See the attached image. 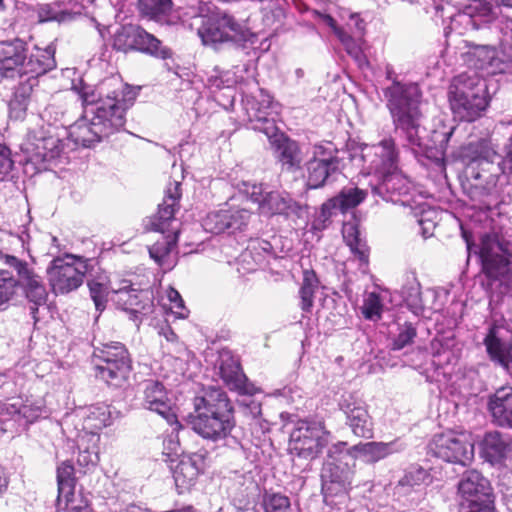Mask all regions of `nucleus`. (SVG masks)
<instances>
[{
  "label": "nucleus",
  "mask_w": 512,
  "mask_h": 512,
  "mask_svg": "<svg viewBox=\"0 0 512 512\" xmlns=\"http://www.w3.org/2000/svg\"><path fill=\"white\" fill-rule=\"evenodd\" d=\"M433 211H423L418 218L417 222L421 230L423 238L427 239L433 235L436 227L435 221L432 219Z\"/></svg>",
  "instance_id": "obj_58"
},
{
  "label": "nucleus",
  "mask_w": 512,
  "mask_h": 512,
  "mask_svg": "<svg viewBox=\"0 0 512 512\" xmlns=\"http://www.w3.org/2000/svg\"><path fill=\"white\" fill-rule=\"evenodd\" d=\"M464 507L468 508L467 512H495L493 498L465 505Z\"/></svg>",
  "instance_id": "obj_64"
},
{
  "label": "nucleus",
  "mask_w": 512,
  "mask_h": 512,
  "mask_svg": "<svg viewBox=\"0 0 512 512\" xmlns=\"http://www.w3.org/2000/svg\"><path fill=\"white\" fill-rule=\"evenodd\" d=\"M64 508L67 512H93L88 501L80 494L75 493L72 496L63 497Z\"/></svg>",
  "instance_id": "obj_57"
},
{
  "label": "nucleus",
  "mask_w": 512,
  "mask_h": 512,
  "mask_svg": "<svg viewBox=\"0 0 512 512\" xmlns=\"http://www.w3.org/2000/svg\"><path fill=\"white\" fill-rule=\"evenodd\" d=\"M483 344L489 359L512 375V340L509 343L504 342L500 329L491 327L483 339Z\"/></svg>",
  "instance_id": "obj_27"
},
{
  "label": "nucleus",
  "mask_w": 512,
  "mask_h": 512,
  "mask_svg": "<svg viewBox=\"0 0 512 512\" xmlns=\"http://www.w3.org/2000/svg\"><path fill=\"white\" fill-rule=\"evenodd\" d=\"M18 286L19 281L9 271L0 269V309H6L16 295Z\"/></svg>",
  "instance_id": "obj_47"
},
{
  "label": "nucleus",
  "mask_w": 512,
  "mask_h": 512,
  "mask_svg": "<svg viewBox=\"0 0 512 512\" xmlns=\"http://www.w3.org/2000/svg\"><path fill=\"white\" fill-rule=\"evenodd\" d=\"M167 299L170 302V310L178 318H186L188 316V310L184 305V301L180 293L172 287H169L166 291Z\"/></svg>",
  "instance_id": "obj_55"
},
{
  "label": "nucleus",
  "mask_w": 512,
  "mask_h": 512,
  "mask_svg": "<svg viewBox=\"0 0 512 512\" xmlns=\"http://www.w3.org/2000/svg\"><path fill=\"white\" fill-rule=\"evenodd\" d=\"M90 296L95 304L97 311H103L106 307L108 288L97 281L88 282Z\"/></svg>",
  "instance_id": "obj_53"
},
{
  "label": "nucleus",
  "mask_w": 512,
  "mask_h": 512,
  "mask_svg": "<svg viewBox=\"0 0 512 512\" xmlns=\"http://www.w3.org/2000/svg\"><path fill=\"white\" fill-rule=\"evenodd\" d=\"M429 451L443 461L466 466L474 458V443L470 433L450 430L434 435Z\"/></svg>",
  "instance_id": "obj_14"
},
{
  "label": "nucleus",
  "mask_w": 512,
  "mask_h": 512,
  "mask_svg": "<svg viewBox=\"0 0 512 512\" xmlns=\"http://www.w3.org/2000/svg\"><path fill=\"white\" fill-rule=\"evenodd\" d=\"M139 28V26L135 25L120 27L114 34L113 47L122 52L134 50Z\"/></svg>",
  "instance_id": "obj_44"
},
{
  "label": "nucleus",
  "mask_w": 512,
  "mask_h": 512,
  "mask_svg": "<svg viewBox=\"0 0 512 512\" xmlns=\"http://www.w3.org/2000/svg\"><path fill=\"white\" fill-rule=\"evenodd\" d=\"M63 115V105L58 98H55L54 102L50 103L44 110V117H47L49 121L57 122Z\"/></svg>",
  "instance_id": "obj_62"
},
{
  "label": "nucleus",
  "mask_w": 512,
  "mask_h": 512,
  "mask_svg": "<svg viewBox=\"0 0 512 512\" xmlns=\"http://www.w3.org/2000/svg\"><path fill=\"white\" fill-rule=\"evenodd\" d=\"M134 50L163 59L169 57L168 50L161 46V42L154 35L146 32L141 27L138 31L137 43H135Z\"/></svg>",
  "instance_id": "obj_43"
},
{
  "label": "nucleus",
  "mask_w": 512,
  "mask_h": 512,
  "mask_svg": "<svg viewBox=\"0 0 512 512\" xmlns=\"http://www.w3.org/2000/svg\"><path fill=\"white\" fill-rule=\"evenodd\" d=\"M0 260L3 264L15 269L19 277V284H22L26 297L30 302L36 306L46 303L47 291L42 283V279L29 268L27 262L2 251H0Z\"/></svg>",
  "instance_id": "obj_19"
},
{
  "label": "nucleus",
  "mask_w": 512,
  "mask_h": 512,
  "mask_svg": "<svg viewBox=\"0 0 512 512\" xmlns=\"http://www.w3.org/2000/svg\"><path fill=\"white\" fill-rule=\"evenodd\" d=\"M140 12L155 20H162L172 9L171 0H138Z\"/></svg>",
  "instance_id": "obj_45"
},
{
  "label": "nucleus",
  "mask_w": 512,
  "mask_h": 512,
  "mask_svg": "<svg viewBox=\"0 0 512 512\" xmlns=\"http://www.w3.org/2000/svg\"><path fill=\"white\" fill-rule=\"evenodd\" d=\"M498 21L501 31L512 39V0H470L451 17L449 29L459 35Z\"/></svg>",
  "instance_id": "obj_7"
},
{
  "label": "nucleus",
  "mask_w": 512,
  "mask_h": 512,
  "mask_svg": "<svg viewBox=\"0 0 512 512\" xmlns=\"http://www.w3.org/2000/svg\"><path fill=\"white\" fill-rule=\"evenodd\" d=\"M13 164L14 161L11 158L10 149L0 144V176H6L12 170Z\"/></svg>",
  "instance_id": "obj_61"
},
{
  "label": "nucleus",
  "mask_w": 512,
  "mask_h": 512,
  "mask_svg": "<svg viewBox=\"0 0 512 512\" xmlns=\"http://www.w3.org/2000/svg\"><path fill=\"white\" fill-rule=\"evenodd\" d=\"M112 300L116 306L130 314L133 320L138 315H146L152 311V292L133 288L128 280H123L119 288L113 289Z\"/></svg>",
  "instance_id": "obj_18"
},
{
  "label": "nucleus",
  "mask_w": 512,
  "mask_h": 512,
  "mask_svg": "<svg viewBox=\"0 0 512 512\" xmlns=\"http://www.w3.org/2000/svg\"><path fill=\"white\" fill-rule=\"evenodd\" d=\"M250 212L246 209H221L207 214L203 219V228L212 234H220L226 230L235 232L242 230L248 223Z\"/></svg>",
  "instance_id": "obj_24"
},
{
  "label": "nucleus",
  "mask_w": 512,
  "mask_h": 512,
  "mask_svg": "<svg viewBox=\"0 0 512 512\" xmlns=\"http://www.w3.org/2000/svg\"><path fill=\"white\" fill-rule=\"evenodd\" d=\"M488 411L498 426L512 428V386L503 385L488 398Z\"/></svg>",
  "instance_id": "obj_26"
},
{
  "label": "nucleus",
  "mask_w": 512,
  "mask_h": 512,
  "mask_svg": "<svg viewBox=\"0 0 512 512\" xmlns=\"http://www.w3.org/2000/svg\"><path fill=\"white\" fill-rule=\"evenodd\" d=\"M199 467L190 457L182 458L173 469V478L179 493L188 491L196 482Z\"/></svg>",
  "instance_id": "obj_40"
},
{
  "label": "nucleus",
  "mask_w": 512,
  "mask_h": 512,
  "mask_svg": "<svg viewBox=\"0 0 512 512\" xmlns=\"http://www.w3.org/2000/svg\"><path fill=\"white\" fill-rule=\"evenodd\" d=\"M430 474L428 471L420 466L410 467L404 476L399 480L400 486H418L428 482Z\"/></svg>",
  "instance_id": "obj_51"
},
{
  "label": "nucleus",
  "mask_w": 512,
  "mask_h": 512,
  "mask_svg": "<svg viewBox=\"0 0 512 512\" xmlns=\"http://www.w3.org/2000/svg\"><path fill=\"white\" fill-rule=\"evenodd\" d=\"M416 335V329L411 324H405L400 327L399 333L392 344L393 350H401L405 346L411 344Z\"/></svg>",
  "instance_id": "obj_56"
},
{
  "label": "nucleus",
  "mask_w": 512,
  "mask_h": 512,
  "mask_svg": "<svg viewBox=\"0 0 512 512\" xmlns=\"http://www.w3.org/2000/svg\"><path fill=\"white\" fill-rule=\"evenodd\" d=\"M100 436L97 433H79L76 444L78 448L77 462L80 466H95L99 461Z\"/></svg>",
  "instance_id": "obj_36"
},
{
  "label": "nucleus",
  "mask_w": 512,
  "mask_h": 512,
  "mask_svg": "<svg viewBox=\"0 0 512 512\" xmlns=\"http://www.w3.org/2000/svg\"><path fill=\"white\" fill-rule=\"evenodd\" d=\"M277 152V158L282 167L288 171L300 169L303 161L301 149L296 141L286 138L282 133L275 132L267 136Z\"/></svg>",
  "instance_id": "obj_29"
},
{
  "label": "nucleus",
  "mask_w": 512,
  "mask_h": 512,
  "mask_svg": "<svg viewBox=\"0 0 512 512\" xmlns=\"http://www.w3.org/2000/svg\"><path fill=\"white\" fill-rule=\"evenodd\" d=\"M237 485H240L241 487L239 488V492L234 493L235 495H234L233 499H234V501L238 500L239 503L241 504L249 498L252 490L255 488V483L251 476L240 475V476H237L235 483H234V486H237Z\"/></svg>",
  "instance_id": "obj_54"
},
{
  "label": "nucleus",
  "mask_w": 512,
  "mask_h": 512,
  "mask_svg": "<svg viewBox=\"0 0 512 512\" xmlns=\"http://www.w3.org/2000/svg\"><path fill=\"white\" fill-rule=\"evenodd\" d=\"M24 63V48L19 42L17 46L7 45L4 49V56L0 59V75L6 78H20L22 73V64Z\"/></svg>",
  "instance_id": "obj_39"
},
{
  "label": "nucleus",
  "mask_w": 512,
  "mask_h": 512,
  "mask_svg": "<svg viewBox=\"0 0 512 512\" xmlns=\"http://www.w3.org/2000/svg\"><path fill=\"white\" fill-rule=\"evenodd\" d=\"M205 12H208V8L199 1L197 11L191 14L192 17L202 19L197 33L204 45L217 48L223 43L248 41L252 36L247 20H237L232 14L222 10H218L208 17L204 16Z\"/></svg>",
  "instance_id": "obj_9"
},
{
  "label": "nucleus",
  "mask_w": 512,
  "mask_h": 512,
  "mask_svg": "<svg viewBox=\"0 0 512 512\" xmlns=\"http://www.w3.org/2000/svg\"><path fill=\"white\" fill-rule=\"evenodd\" d=\"M463 62L474 70L455 76L449 86L451 110L461 121H474L488 105L487 84L475 70L485 75L512 74V45L502 43L499 49L463 41Z\"/></svg>",
  "instance_id": "obj_1"
},
{
  "label": "nucleus",
  "mask_w": 512,
  "mask_h": 512,
  "mask_svg": "<svg viewBox=\"0 0 512 512\" xmlns=\"http://www.w3.org/2000/svg\"><path fill=\"white\" fill-rule=\"evenodd\" d=\"M263 506L265 512H292L289 498L280 493H266Z\"/></svg>",
  "instance_id": "obj_50"
},
{
  "label": "nucleus",
  "mask_w": 512,
  "mask_h": 512,
  "mask_svg": "<svg viewBox=\"0 0 512 512\" xmlns=\"http://www.w3.org/2000/svg\"><path fill=\"white\" fill-rule=\"evenodd\" d=\"M458 493L461 497V506L493 498L489 481L476 470L463 474L458 484Z\"/></svg>",
  "instance_id": "obj_25"
},
{
  "label": "nucleus",
  "mask_w": 512,
  "mask_h": 512,
  "mask_svg": "<svg viewBox=\"0 0 512 512\" xmlns=\"http://www.w3.org/2000/svg\"><path fill=\"white\" fill-rule=\"evenodd\" d=\"M88 270V260L67 254L55 258L47 269L48 281L55 294H67L79 288Z\"/></svg>",
  "instance_id": "obj_13"
},
{
  "label": "nucleus",
  "mask_w": 512,
  "mask_h": 512,
  "mask_svg": "<svg viewBox=\"0 0 512 512\" xmlns=\"http://www.w3.org/2000/svg\"><path fill=\"white\" fill-rule=\"evenodd\" d=\"M113 411L109 405L97 404L89 407L83 417L80 433H97L112 423Z\"/></svg>",
  "instance_id": "obj_35"
},
{
  "label": "nucleus",
  "mask_w": 512,
  "mask_h": 512,
  "mask_svg": "<svg viewBox=\"0 0 512 512\" xmlns=\"http://www.w3.org/2000/svg\"><path fill=\"white\" fill-rule=\"evenodd\" d=\"M378 178L380 182L373 187V191L386 200H391L392 202L401 201L394 198V196H403L409 192L410 182L398 169L382 174Z\"/></svg>",
  "instance_id": "obj_32"
},
{
  "label": "nucleus",
  "mask_w": 512,
  "mask_h": 512,
  "mask_svg": "<svg viewBox=\"0 0 512 512\" xmlns=\"http://www.w3.org/2000/svg\"><path fill=\"white\" fill-rule=\"evenodd\" d=\"M366 196L367 192L358 187H344L337 196L322 204V215L328 218L338 211L344 213L362 203Z\"/></svg>",
  "instance_id": "obj_31"
},
{
  "label": "nucleus",
  "mask_w": 512,
  "mask_h": 512,
  "mask_svg": "<svg viewBox=\"0 0 512 512\" xmlns=\"http://www.w3.org/2000/svg\"><path fill=\"white\" fill-rule=\"evenodd\" d=\"M10 117L15 120L23 119L26 115L28 102L21 101V99L13 97L9 104Z\"/></svg>",
  "instance_id": "obj_63"
},
{
  "label": "nucleus",
  "mask_w": 512,
  "mask_h": 512,
  "mask_svg": "<svg viewBox=\"0 0 512 512\" xmlns=\"http://www.w3.org/2000/svg\"><path fill=\"white\" fill-rule=\"evenodd\" d=\"M462 158L463 192L473 201L486 203V198L495 193L500 176L512 173V136L504 155L498 153L496 143L487 137L469 142L463 148Z\"/></svg>",
  "instance_id": "obj_3"
},
{
  "label": "nucleus",
  "mask_w": 512,
  "mask_h": 512,
  "mask_svg": "<svg viewBox=\"0 0 512 512\" xmlns=\"http://www.w3.org/2000/svg\"><path fill=\"white\" fill-rule=\"evenodd\" d=\"M45 413L43 400L13 399L12 402L0 405V422L5 423V427H0V430L16 433L24 431Z\"/></svg>",
  "instance_id": "obj_15"
},
{
  "label": "nucleus",
  "mask_w": 512,
  "mask_h": 512,
  "mask_svg": "<svg viewBox=\"0 0 512 512\" xmlns=\"http://www.w3.org/2000/svg\"><path fill=\"white\" fill-rule=\"evenodd\" d=\"M386 78L392 84L384 90L387 107L396 131H401L408 146L417 153L425 147L420 132V110L422 93L417 84L401 83L396 80L391 66L386 67Z\"/></svg>",
  "instance_id": "obj_4"
},
{
  "label": "nucleus",
  "mask_w": 512,
  "mask_h": 512,
  "mask_svg": "<svg viewBox=\"0 0 512 512\" xmlns=\"http://www.w3.org/2000/svg\"><path fill=\"white\" fill-rule=\"evenodd\" d=\"M328 23L346 52L355 60L358 66L361 68L367 66L368 60L362 50V38L351 35L345 28L337 26L331 17H329Z\"/></svg>",
  "instance_id": "obj_37"
},
{
  "label": "nucleus",
  "mask_w": 512,
  "mask_h": 512,
  "mask_svg": "<svg viewBox=\"0 0 512 512\" xmlns=\"http://www.w3.org/2000/svg\"><path fill=\"white\" fill-rule=\"evenodd\" d=\"M243 106L252 129L266 136H273L278 131L275 116L278 114L279 105L263 89L256 95L246 96L243 99Z\"/></svg>",
  "instance_id": "obj_16"
},
{
  "label": "nucleus",
  "mask_w": 512,
  "mask_h": 512,
  "mask_svg": "<svg viewBox=\"0 0 512 512\" xmlns=\"http://www.w3.org/2000/svg\"><path fill=\"white\" fill-rule=\"evenodd\" d=\"M341 410L346 415V423L355 436L361 438L372 437L373 422L365 401L354 395H349L343 399Z\"/></svg>",
  "instance_id": "obj_23"
},
{
  "label": "nucleus",
  "mask_w": 512,
  "mask_h": 512,
  "mask_svg": "<svg viewBox=\"0 0 512 512\" xmlns=\"http://www.w3.org/2000/svg\"><path fill=\"white\" fill-rule=\"evenodd\" d=\"M329 435L322 422L298 421L290 433L289 450L300 458L313 460L327 446Z\"/></svg>",
  "instance_id": "obj_12"
},
{
  "label": "nucleus",
  "mask_w": 512,
  "mask_h": 512,
  "mask_svg": "<svg viewBox=\"0 0 512 512\" xmlns=\"http://www.w3.org/2000/svg\"><path fill=\"white\" fill-rule=\"evenodd\" d=\"M144 408L161 415L170 425L181 427L172 411L171 401L163 384L155 379H147L142 383Z\"/></svg>",
  "instance_id": "obj_22"
},
{
  "label": "nucleus",
  "mask_w": 512,
  "mask_h": 512,
  "mask_svg": "<svg viewBox=\"0 0 512 512\" xmlns=\"http://www.w3.org/2000/svg\"><path fill=\"white\" fill-rule=\"evenodd\" d=\"M136 93L126 88L123 98H101L91 87H84L80 98L83 115L69 127L68 136L77 145L91 147L119 132L125 124L126 110L133 104Z\"/></svg>",
  "instance_id": "obj_2"
},
{
  "label": "nucleus",
  "mask_w": 512,
  "mask_h": 512,
  "mask_svg": "<svg viewBox=\"0 0 512 512\" xmlns=\"http://www.w3.org/2000/svg\"><path fill=\"white\" fill-rule=\"evenodd\" d=\"M482 457L491 464L501 463L512 450L510 437L498 431L487 432L480 443Z\"/></svg>",
  "instance_id": "obj_30"
},
{
  "label": "nucleus",
  "mask_w": 512,
  "mask_h": 512,
  "mask_svg": "<svg viewBox=\"0 0 512 512\" xmlns=\"http://www.w3.org/2000/svg\"><path fill=\"white\" fill-rule=\"evenodd\" d=\"M194 412L187 424L200 437L213 442L228 437L235 427L233 406L225 392L211 387L203 396L194 398Z\"/></svg>",
  "instance_id": "obj_5"
},
{
  "label": "nucleus",
  "mask_w": 512,
  "mask_h": 512,
  "mask_svg": "<svg viewBox=\"0 0 512 512\" xmlns=\"http://www.w3.org/2000/svg\"><path fill=\"white\" fill-rule=\"evenodd\" d=\"M57 483V502L61 506L63 497L72 496L75 493L74 467L69 461H64L57 467Z\"/></svg>",
  "instance_id": "obj_42"
},
{
  "label": "nucleus",
  "mask_w": 512,
  "mask_h": 512,
  "mask_svg": "<svg viewBox=\"0 0 512 512\" xmlns=\"http://www.w3.org/2000/svg\"><path fill=\"white\" fill-rule=\"evenodd\" d=\"M239 190L256 203L259 212L265 216L303 218L306 214V207L295 201L286 191H265L261 184L248 182H243Z\"/></svg>",
  "instance_id": "obj_10"
},
{
  "label": "nucleus",
  "mask_w": 512,
  "mask_h": 512,
  "mask_svg": "<svg viewBox=\"0 0 512 512\" xmlns=\"http://www.w3.org/2000/svg\"><path fill=\"white\" fill-rule=\"evenodd\" d=\"M220 376L230 389H241L244 374L241 371L240 364L229 351H222L219 356Z\"/></svg>",
  "instance_id": "obj_38"
},
{
  "label": "nucleus",
  "mask_w": 512,
  "mask_h": 512,
  "mask_svg": "<svg viewBox=\"0 0 512 512\" xmlns=\"http://www.w3.org/2000/svg\"><path fill=\"white\" fill-rule=\"evenodd\" d=\"M347 448L346 442H338L328 452V460L321 470L322 490L325 495H337L345 493L351 484L352 472L347 465L341 467L337 464L334 454L341 455Z\"/></svg>",
  "instance_id": "obj_17"
},
{
  "label": "nucleus",
  "mask_w": 512,
  "mask_h": 512,
  "mask_svg": "<svg viewBox=\"0 0 512 512\" xmlns=\"http://www.w3.org/2000/svg\"><path fill=\"white\" fill-rule=\"evenodd\" d=\"M55 67L53 52L50 50L37 49L29 57L24 54V63L22 64V73L24 76L37 80V77L45 74Z\"/></svg>",
  "instance_id": "obj_34"
},
{
  "label": "nucleus",
  "mask_w": 512,
  "mask_h": 512,
  "mask_svg": "<svg viewBox=\"0 0 512 512\" xmlns=\"http://www.w3.org/2000/svg\"><path fill=\"white\" fill-rule=\"evenodd\" d=\"M180 197L181 183H170L157 213L146 224V229L160 233L159 238L149 247V255L159 266L168 270L175 262L173 252L179 235L175 212L179 209Z\"/></svg>",
  "instance_id": "obj_6"
},
{
  "label": "nucleus",
  "mask_w": 512,
  "mask_h": 512,
  "mask_svg": "<svg viewBox=\"0 0 512 512\" xmlns=\"http://www.w3.org/2000/svg\"><path fill=\"white\" fill-rule=\"evenodd\" d=\"M38 17L40 22H64L70 20L72 18V14L68 11L58 10L51 4H45L39 8Z\"/></svg>",
  "instance_id": "obj_52"
},
{
  "label": "nucleus",
  "mask_w": 512,
  "mask_h": 512,
  "mask_svg": "<svg viewBox=\"0 0 512 512\" xmlns=\"http://www.w3.org/2000/svg\"><path fill=\"white\" fill-rule=\"evenodd\" d=\"M93 358L131 362L127 349L119 342L106 343L103 344L101 348H96L93 353Z\"/></svg>",
  "instance_id": "obj_46"
},
{
  "label": "nucleus",
  "mask_w": 512,
  "mask_h": 512,
  "mask_svg": "<svg viewBox=\"0 0 512 512\" xmlns=\"http://www.w3.org/2000/svg\"><path fill=\"white\" fill-rule=\"evenodd\" d=\"M36 84V79L27 77L26 80L21 82L19 86L16 88L14 97L21 99V101H26L29 103L30 97L33 92V88Z\"/></svg>",
  "instance_id": "obj_59"
},
{
  "label": "nucleus",
  "mask_w": 512,
  "mask_h": 512,
  "mask_svg": "<svg viewBox=\"0 0 512 512\" xmlns=\"http://www.w3.org/2000/svg\"><path fill=\"white\" fill-rule=\"evenodd\" d=\"M318 281L316 275L312 271H305L303 274V282L300 288L301 308L309 311L313 306L314 292L317 288Z\"/></svg>",
  "instance_id": "obj_48"
},
{
  "label": "nucleus",
  "mask_w": 512,
  "mask_h": 512,
  "mask_svg": "<svg viewBox=\"0 0 512 512\" xmlns=\"http://www.w3.org/2000/svg\"><path fill=\"white\" fill-rule=\"evenodd\" d=\"M478 254L492 296L508 293L512 289V255L507 243L498 234H485L481 237Z\"/></svg>",
  "instance_id": "obj_8"
},
{
  "label": "nucleus",
  "mask_w": 512,
  "mask_h": 512,
  "mask_svg": "<svg viewBox=\"0 0 512 512\" xmlns=\"http://www.w3.org/2000/svg\"><path fill=\"white\" fill-rule=\"evenodd\" d=\"M312 153L313 157L306 163L307 186L317 189L338 171L339 159L323 145H315Z\"/></svg>",
  "instance_id": "obj_20"
},
{
  "label": "nucleus",
  "mask_w": 512,
  "mask_h": 512,
  "mask_svg": "<svg viewBox=\"0 0 512 512\" xmlns=\"http://www.w3.org/2000/svg\"><path fill=\"white\" fill-rule=\"evenodd\" d=\"M403 449V445L398 440L391 442H366L347 449V455L353 458H360L366 463H375Z\"/></svg>",
  "instance_id": "obj_28"
},
{
  "label": "nucleus",
  "mask_w": 512,
  "mask_h": 512,
  "mask_svg": "<svg viewBox=\"0 0 512 512\" xmlns=\"http://www.w3.org/2000/svg\"><path fill=\"white\" fill-rule=\"evenodd\" d=\"M362 158L368 164L369 174L381 176L398 168V152L393 139H384L372 146H365Z\"/></svg>",
  "instance_id": "obj_21"
},
{
  "label": "nucleus",
  "mask_w": 512,
  "mask_h": 512,
  "mask_svg": "<svg viewBox=\"0 0 512 512\" xmlns=\"http://www.w3.org/2000/svg\"><path fill=\"white\" fill-rule=\"evenodd\" d=\"M361 309L366 319H380L383 311V304L379 294H377L376 292L367 293L365 295Z\"/></svg>",
  "instance_id": "obj_49"
},
{
  "label": "nucleus",
  "mask_w": 512,
  "mask_h": 512,
  "mask_svg": "<svg viewBox=\"0 0 512 512\" xmlns=\"http://www.w3.org/2000/svg\"><path fill=\"white\" fill-rule=\"evenodd\" d=\"M96 377L114 386L124 383L131 371V362L93 358Z\"/></svg>",
  "instance_id": "obj_33"
},
{
  "label": "nucleus",
  "mask_w": 512,
  "mask_h": 512,
  "mask_svg": "<svg viewBox=\"0 0 512 512\" xmlns=\"http://www.w3.org/2000/svg\"><path fill=\"white\" fill-rule=\"evenodd\" d=\"M213 86L217 88L232 87L238 82V79L234 74L229 71L219 72L216 75L211 76L210 79Z\"/></svg>",
  "instance_id": "obj_60"
},
{
  "label": "nucleus",
  "mask_w": 512,
  "mask_h": 512,
  "mask_svg": "<svg viewBox=\"0 0 512 512\" xmlns=\"http://www.w3.org/2000/svg\"><path fill=\"white\" fill-rule=\"evenodd\" d=\"M343 239L349 246L351 252L363 262H368V248L365 241L360 237L359 227L356 221H348L343 224Z\"/></svg>",
  "instance_id": "obj_41"
},
{
  "label": "nucleus",
  "mask_w": 512,
  "mask_h": 512,
  "mask_svg": "<svg viewBox=\"0 0 512 512\" xmlns=\"http://www.w3.org/2000/svg\"><path fill=\"white\" fill-rule=\"evenodd\" d=\"M62 150L61 140L43 128L30 131L21 144L24 163L26 166L31 165L35 172L46 170L48 165L59 157Z\"/></svg>",
  "instance_id": "obj_11"
}]
</instances>
